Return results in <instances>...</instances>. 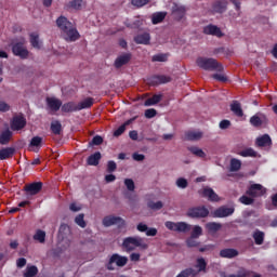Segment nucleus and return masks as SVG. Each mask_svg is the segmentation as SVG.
Instances as JSON below:
<instances>
[{
    "label": "nucleus",
    "mask_w": 277,
    "mask_h": 277,
    "mask_svg": "<svg viewBox=\"0 0 277 277\" xmlns=\"http://www.w3.org/2000/svg\"><path fill=\"white\" fill-rule=\"evenodd\" d=\"M185 14H187V8H185V5L173 3L171 8V15L174 21H183V18H185Z\"/></svg>",
    "instance_id": "obj_6"
},
{
    "label": "nucleus",
    "mask_w": 277,
    "mask_h": 277,
    "mask_svg": "<svg viewBox=\"0 0 277 277\" xmlns=\"http://www.w3.org/2000/svg\"><path fill=\"white\" fill-rule=\"evenodd\" d=\"M30 44L34 49H40V37L37 34H30Z\"/></svg>",
    "instance_id": "obj_45"
},
{
    "label": "nucleus",
    "mask_w": 277,
    "mask_h": 277,
    "mask_svg": "<svg viewBox=\"0 0 277 277\" xmlns=\"http://www.w3.org/2000/svg\"><path fill=\"white\" fill-rule=\"evenodd\" d=\"M230 172H239L241 170V160L233 158L230 160Z\"/></svg>",
    "instance_id": "obj_39"
},
{
    "label": "nucleus",
    "mask_w": 277,
    "mask_h": 277,
    "mask_svg": "<svg viewBox=\"0 0 277 277\" xmlns=\"http://www.w3.org/2000/svg\"><path fill=\"white\" fill-rule=\"evenodd\" d=\"M122 247L126 248L127 252H133L135 248H140L141 250H148L146 238L138 236L126 238L122 242Z\"/></svg>",
    "instance_id": "obj_2"
},
{
    "label": "nucleus",
    "mask_w": 277,
    "mask_h": 277,
    "mask_svg": "<svg viewBox=\"0 0 277 277\" xmlns=\"http://www.w3.org/2000/svg\"><path fill=\"white\" fill-rule=\"evenodd\" d=\"M27 127V119L23 115L14 116L11 121L12 131H21Z\"/></svg>",
    "instance_id": "obj_11"
},
{
    "label": "nucleus",
    "mask_w": 277,
    "mask_h": 277,
    "mask_svg": "<svg viewBox=\"0 0 277 277\" xmlns=\"http://www.w3.org/2000/svg\"><path fill=\"white\" fill-rule=\"evenodd\" d=\"M255 146H258V148H266L267 146L272 147V137L269 136V134L259 136L255 140Z\"/></svg>",
    "instance_id": "obj_20"
},
{
    "label": "nucleus",
    "mask_w": 277,
    "mask_h": 277,
    "mask_svg": "<svg viewBox=\"0 0 277 277\" xmlns=\"http://www.w3.org/2000/svg\"><path fill=\"white\" fill-rule=\"evenodd\" d=\"M199 194H201L202 198H208L210 202H217V200H220V197L211 187H205L203 189L199 190Z\"/></svg>",
    "instance_id": "obj_16"
},
{
    "label": "nucleus",
    "mask_w": 277,
    "mask_h": 277,
    "mask_svg": "<svg viewBox=\"0 0 277 277\" xmlns=\"http://www.w3.org/2000/svg\"><path fill=\"white\" fill-rule=\"evenodd\" d=\"M235 213V208H228L226 206H222L214 210L213 217H228Z\"/></svg>",
    "instance_id": "obj_15"
},
{
    "label": "nucleus",
    "mask_w": 277,
    "mask_h": 277,
    "mask_svg": "<svg viewBox=\"0 0 277 277\" xmlns=\"http://www.w3.org/2000/svg\"><path fill=\"white\" fill-rule=\"evenodd\" d=\"M102 155L101 151H96L93 155L89 156L87 159L88 166H98L101 162Z\"/></svg>",
    "instance_id": "obj_29"
},
{
    "label": "nucleus",
    "mask_w": 277,
    "mask_h": 277,
    "mask_svg": "<svg viewBox=\"0 0 277 277\" xmlns=\"http://www.w3.org/2000/svg\"><path fill=\"white\" fill-rule=\"evenodd\" d=\"M136 44H150V34L144 32L134 37Z\"/></svg>",
    "instance_id": "obj_27"
},
{
    "label": "nucleus",
    "mask_w": 277,
    "mask_h": 277,
    "mask_svg": "<svg viewBox=\"0 0 277 277\" xmlns=\"http://www.w3.org/2000/svg\"><path fill=\"white\" fill-rule=\"evenodd\" d=\"M188 150L193 155H195V157H199L200 159H205V157H207V154L199 147L192 146V147H188Z\"/></svg>",
    "instance_id": "obj_36"
},
{
    "label": "nucleus",
    "mask_w": 277,
    "mask_h": 277,
    "mask_svg": "<svg viewBox=\"0 0 277 277\" xmlns=\"http://www.w3.org/2000/svg\"><path fill=\"white\" fill-rule=\"evenodd\" d=\"M114 263H116L118 267H124V265L129 263V259L127 256H120L117 253H115L111 255L107 264V269L114 271Z\"/></svg>",
    "instance_id": "obj_8"
},
{
    "label": "nucleus",
    "mask_w": 277,
    "mask_h": 277,
    "mask_svg": "<svg viewBox=\"0 0 277 277\" xmlns=\"http://www.w3.org/2000/svg\"><path fill=\"white\" fill-rule=\"evenodd\" d=\"M56 26L61 30V36L66 42H77L79 40V31L72 26V23L66 18V16H60L56 19Z\"/></svg>",
    "instance_id": "obj_1"
},
{
    "label": "nucleus",
    "mask_w": 277,
    "mask_h": 277,
    "mask_svg": "<svg viewBox=\"0 0 277 277\" xmlns=\"http://www.w3.org/2000/svg\"><path fill=\"white\" fill-rule=\"evenodd\" d=\"M116 170H118V164H116V161L114 160L108 161L106 167V172H108V174H111V172H116Z\"/></svg>",
    "instance_id": "obj_50"
},
{
    "label": "nucleus",
    "mask_w": 277,
    "mask_h": 277,
    "mask_svg": "<svg viewBox=\"0 0 277 277\" xmlns=\"http://www.w3.org/2000/svg\"><path fill=\"white\" fill-rule=\"evenodd\" d=\"M64 114H70L72 111H79V105L75 102H68L61 106Z\"/></svg>",
    "instance_id": "obj_25"
},
{
    "label": "nucleus",
    "mask_w": 277,
    "mask_h": 277,
    "mask_svg": "<svg viewBox=\"0 0 277 277\" xmlns=\"http://www.w3.org/2000/svg\"><path fill=\"white\" fill-rule=\"evenodd\" d=\"M225 277H261V274L241 267L237 271V274H230Z\"/></svg>",
    "instance_id": "obj_19"
},
{
    "label": "nucleus",
    "mask_w": 277,
    "mask_h": 277,
    "mask_svg": "<svg viewBox=\"0 0 277 277\" xmlns=\"http://www.w3.org/2000/svg\"><path fill=\"white\" fill-rule=\"evenodd\" d=\"M197 66L203 70L215 72H222L224 70V66H222L215 58L199 57L197 58Z\"/></svg>",
    "instance_id": "obj_3"
},
{
    "label": "nucleus",
    "mask_w": 277,
    "mask_h": 277,
    "mask_svg": "<svg viewBox=\"0 0 277 277\" xmlns=\"http://www.w3.org/2000/svg\"><path fill=\"white\" fill-rule=\"evenodd\" d=\"M85 214L80 213L75 217V223L80 226V228H85V226H88V224L85 223Z\"/></svg>",
    "instance_id": "obj_44"
},
{
    "label": "nucleus",
    "mask_w": 277,
    "mask_h": 277,
    "mask_svg": "<svg viewBox=\"0 0 277 277\" xmlns=\"http://www.w3.org/2000/svg\"><path fill=\"white\" fill-rule=\"evenodd\" d=\"M268 122L269 119L265 114L262 113H258L250 118V124H252V127H255L256 129H259V127H263V124L267 126Z\"/></svg>",
    "instance_id": "obj_9"
},
{
    "label": "nucleus",
    "mask_w": 277,
    "mask_h": 277,
    "mask_svg": "<svg viewBox=\"0 0 277 277\" xmlns=\"http://www.w3.org/2000/svg\"><path fill=\"white\" fill-rule=\"evenodd\" d=\"M230 111L238 116V118L243 117V109H241V104L238 101H233L230 104Z\"/></svg>",
    "instance_id": "obj_28"
},
{
    "label": "nucleus",
    "mask_w": 277,
    "mask_h": 277,
    "mask_svg": "<svg viewBox=\"0 0 277 277\" xmlns=\"http://www.w3.org/2000/svg\"><path fill=\"white\" fill-rule=\"evenodd\" d=\"M12 131L10 129H6L0 133V144L1 146H8L10 144V140H12Z\"/></svg>",
    "instance_id": "obj_26"
},
{
    "label": "nucleus",
    "mask_w": 277,
    "mask_h": 277,
    "mask_svg": "<svg viewBox=\"0 0 277 277\" xmlns=\"http://www.w3.org/2000/svg\"><path fill=\"white\" fill-rule=\"evenodd\" d=\"M14 153H16L14 147H4L0 149V161L12 159L14 157Z\"/></svg>",
    "instance_id": "obj_23"
},
{
    "label": "nucleus",
    "mask_w": 277,
    "mask_h": 277,
    "mask_svg": "<svg viewBox=\"0 0 277 277\" xmlns=\"http://www.w3.org/2000/svg\"><path fill=\"white\" fill-rule=\"evenodd\" d=\"M196 239H197V238L189 237V238L186 240V246H187L188 248H198V246H200V242H198Z\"/></svg>",
    "instance_id": "obj_52"
},
{
    "label": "nucleus",
    "mask_w": 277,
    "mask_h": 277,
    "mask_svg": "<svg viewBox=\"0 0 277 277\" xmlns=\"http://www.w3.org/2000/svg\"><path fill=\"white\" fill-rule=\"evenodd\" d=\"M206 229L211 235H215V233H217L219 230H222V224L215 223V222H209L206 224Z\"/></svg>",
    "instance_id": "obj_30"
},
{
    "label": "nucleus",
    "mask_w": 277,
    "mask_h": 277,
    "mask_svg": "<svg viewBox=\"0 0 277 277\" xmlns=\"http://www.w3.org/2000/svg\"><path fill=\"white\" fill-rule=\"evenodd\" d=\"M219 256L221 259H236V256H239V251L233 248L223 249L220 251Z\"/></svg>",
    "instance_id": "obj_22"
},
{
    "label": "nucleus",
    "mask_w": 277,
    "mask_h": 277,
    "mask_svg": "<svg viewBox=\"0 0 277 277\" xmlns=\"http://www.w3.org/2000/svg\"><path fill=\"white\" fill-rule=\"evenodd\" d=\"M124 185L129 192H135V182L132 179H126Z\"/></svg>",
    "instance_id": "obj_53"
},
{
    "label": "nucleus",
    "mask_w": 277,
    "mask_h": 277,
    "mask_svg": "<svg viewBox=\"0 0 277 277\" xmlns=\"http://www.w3.org/2000/svg\"><path fill=\"white\" fill-rule=\"evenodd\" d=\"M163 98V94H155L153 97H149L145 101L144 105L145 107H150L153 105H157V103H161V100Z\"/></svg>",
    "instance_id": "obj_33"
},
{
    "label": "nucleus",
    "mask_w": 277,
    "mask_h": 277,
    "mask_svg": "<svg viewBox=\"0 0 277 277\" xmlns=\"http://www.w3.org/2000/svg\"><path fill=\"white\" fill-rule=\"evenodd\" d=\"M92 105H94V98L88 97L78 104V110L81 111V109H90Z\"/></svg>",
    "instance_id": "obj_34"
},
{
    "label": "nucleus",
    "mask_w": 277,
    "mask_h": 277,
    "mask_svg": "<svg viewBox=\"0 0 277 277\" xmlns=\"http://www.w3.org/2000/svg\"><path fill=\"white\" fill-rule=\"evenodd\" d=\"M166 16H168V13H166V12L154 13L151 15L153 25H159V23H163V21H166Z\"/></svg>",
    "instance_id": "obj_32"
},
{
    "label": "nucleus",
    "mask_w": 277,
    "mask_h": 277,
    "mask_svg": "<svg viewBox=\"0 0 277 277\" xmlns=\"http://www.w3.org/2000/svg\"><path fill=\"white\" fill-rule=\"evenodd\" d=\"M38 276V267L36 265L27 266L24 277H36Z\"/></svg>",
    "instance_id": "obj_38"
},
{
    "label": "nucleus",
    "mask_w": 277,
    "mask_h": 277,
    "mask_svg": "<svg viewBox=\"0 0 277 277\" xmlns=\"http://www.w3.org/2000/svg\"><path fill=\"white\" fill-rule=\"evenodd\" d=\"M148 208L151 209L153 211H160V209H163V202L161 201H150L148 202Z\"/></svg>",
    "instance_id": "obj_49"
},
{
    "label": "nucleus",
    "mask_w": 277,
    "mask_h": 277,
    "mask_svg": "<svg viewBox=\"0 0 277 277\" xmlns=\"http://www.w3.org/2000/svg\"><path fill=\"white\" fill-rule=\"evenodd\" d=\"M85 2L83 0H72L67 4V8H71V10H82Z\"/></svg>",
    "instance_id": "obj_37"
},
{
    "label": "nucleus",
    "mask_w": 277,
    "mask_h": 277,
    "mask_svg": "<svg viewBox=\"0 0 277 277\" xmlns=\"http://www.w3.org/2000/svg\"><path fill=\"white\" fill-rule=\"evenodd\" d=\"M151 62H168L167 54H156L153 56Z\"/></svg>",
    "instance_id": "obj_56"
},
{
    "label": "nucleus",
    "mask_w": 277,
    "mask_h": 277,
    "mask_svg": "<svg viewBox=\"0 0 277 277\" xmlns=\"http://www.w3.org/2000/svg\"><path fill=\"white\" fill-rule=\"evenodd\" d=\"M189 276H198V272L194 268H186L182 271L176 277H189Z\"/></svg>",
    "instance_id": "obj_42"
},
{
    "label": "nucleus",
    "mask_w": 277,
    "mask_h": 277,
    "mask_svg": "<svg viewBox=\"0 0 277 277\" xmlns=\"http://www.w3.org/2000/svg\"><path fill=\"white\" fill-rule=\"evenodd\" d=\"M102 224L106 228H109V226H115V224H120L121 226H124V221L120 216L108 215L103 219Z\"/></svg>",
    "instance_id": "obj_12"
},
{
    "label": "nucleus",
    "mask_w": 277,
    "mask_h": 277,
    "mask_svg": "<svg viewBox=\"0 0 277 277\" xmlns=\"http://www.w3.org/2000/svg\"><path fill=\"white\" fill-rule=\"evenodd\" d=\"M131 57H133L131 53H124L119 55L115 60V68H122V66H127V64L131 62Z\"/></svg>",
    "instance_id": "obj_18"
},
{
    "label": "nucleus",
    "mask_w": 277,
    "mask_h": 277,
    "mask_svg": "<svg viewBox=\"0 0 277 277\" xmlns=\"http://www.w3.org/2000/svg\"><path fill=\"white\" fill-rule=\"evenodd\" d=\"M42 182H34L30 184H26L24 186V192L27 196V198H29V196H36L38 194H40V192H42Z\"/></svg>",
    "instance_id": "obj_5"
},
{
    "label": "nucleus",
    "mask_w": 277,
    "mask_h": 277,
    "mask_svg": "<svg viewBox=\"0 0 277 277\" xmlns=\"http://www.w3.org/2000/svg\"><path fill=\"white\" fill-rule=\"evenodd\" d=\"M239 200L242 205H252L254 202V199H252L248 196H242V197H240Z\"/></svg>",
    "instance_id": "obj_61"
},
{
    "label": "nucleus",
    "mask_w": 277,
    "mask_h": 277,
    "mask_svg": "<svg viewBox=\"0 0 277 277\" xmlns=\"http://www.w3.org/2000/svg\"><path fill=\"white\" fill-rule=\"evenodd\" d=\"M155 116H157V110L155 108L145 110V118H155Z\"/></svg>",
    "instance_id": "obj_59"
},
{
    "label": "nucleus",
    "mask_w": 277,
    "mask_h": 277,
    "mask_svg": "<svg viewBox=\"0 0 277 277\" xmlns=\"http://www.w3.org/2000/svg\"><path fill=\"white\" fill-rule=\"evenodd\" d=\"M16 265L17 267L21 269L23 267H25V265H27V259L25 258H19L16 260Z\"/></svg>",
    "instance_id": "obj_62"
},
{
    "label": "nucleus",
    "mask_w": 277,
    "mask_h": 277,
    "mask_svg": "<svg viewBox=\"0 0 277 277\" xmlns=\"http://www.w3.org/2000/svg\"><path fill=\"white\" fill-rule=\"evenodd\" d=\"M12 53L16 55L17 57H21V60H27L29 57V50L25 48L24 42H17L13 44L12 47Z\"/></svg>",
    "instance_id": "obj_7"
},
{
    "label": "nucleus",
    "mask_w": 277,
    "mask_h": 277,
    "mask_svg": "<svg viewBox=\"0 0 277 277\" xmlns=\"http://www.w3.org/2000/svg\"><path fill=\"white\" fill-rule=\"evenodd\" d=\"M172 81V77L166 75H157L153 76L150 83L151 85H161V83H170Z\"/></svg>",
    "instance_id": "obj_21"
},
{
    "label": "nucleus",
    "mask_w": 277,
    "mask_h": 277,
    "mask_svg": "<svg viewBox=\"0 0 277 277\" xmlns=\"http://www.w3.org/2000/svg\"><path fill=\"white\" fill-rule=\"evenodd\" d=\"M131 3L135 8H144V5H148V3H150V0H132Z\"/></svg>",
    "instance_id": "obj_54"
},
{
    "label": "nucleus",
    "mask_w": 277,
    "mask_h": 277,
    "mask_svg": "<svg viewBox=\"0 0 277 277\" xmlns=\"http://www.w3.org/2000/svg\"><path fill=\"white\" fill-rule=\"evenodd\" d=\"M239 155H240V157H256L259 155V153H256L252 148H247L245 150H241L239 153Z\"/></svg>",
    "instance_id": "obj_47"
},
{
    "label": "nucleus",
    "mask_w": 277,
    "mask_h": 277,
    "mask_svg": "<svg viewBox=\"0 0 277 277\" xmlns=\"http://www.w3.org/2000/svg\"><path fill=\"white\" fill-rule=\"evenodd\" d=\"M0 111H10V105L3 101H0Z\"/></svg>",
    "instance_id": "obj_64"
},
{
    "label": "nucleus",
    "mask_w": 277,
    "mask_h": 277,
    "mask_svg": "<svg viewBox=\"0 0 277 277\" xmlns=\"http://www.w3.org/2000/svg\"><path fill=\"white\" fill-rule=\"evenodd\" d=\"M164 226L168 230H174L175 233H189V230H192V225L185 222L174 223L172 221H167Z\"/></svg>",
    "instance_id": "obj_4"
},
{
    "label": "nucleus",
    "mask_w": 277,
    "mask_h": 277,
    "mask_svg": "<svg viewBox=\"0 0 277 277\" xmlns=\"http://www.w3.org/2000/svg\"><path fill=\"white\" fill-rule=\"evenodd\" d=\"M185 137L188 142H198L202 140V132L188 131L185 133Z\"/></svg>",
    "instance_id": "obj_31"
},
{
    "label": "nucleus",
    "mask_w": 277,
    "mask_h": 277,
    "mask_svg": "<svg viewBox=\"0 0 277 277\" xmlns=\"http://www.w3.org/2000/svg\"><path fill=\"white\" fill-rule=\"evenodd\" d=\"M247 194L252 198H259L261 196H265V188H263V185L261 184H253L249 187Z\"/></svg>",
    "instance_id": "obj_13"
},
{
    "label": "nucleus",
    "mask_w": 277,
    "mask_h": 277,
    "mask_svg": "<svg viewBox=\"0 0 277 277\" xmlns=\"http://www.w3.org/2000/svg\"><path fill=\"white\" fill-rule=\"evenodd\" d=\"M228 10V1L227 0H216L212 4L213 14H224Z\"/></svg>",
    "instance_id": "obj_14"
},
{
    "label": "nucleus",
    "mask_w": 277,
    "mask_h": 277,
    "mask_svg": "<svg viewBox=\"0 0 277 277\" xmlns=\"http://www.w3.org/2000/svg\"><path fill=\"white\" fill-rule=\"evenodd\" d=\"M219 127H220V129H222V130L228 129V128L230 127V120H226V119L222 120V121L220 122Z\"/></svg>",
    "instance_id": "obj_63"
},
{
    "label": "nucleus",
    "mask_w": 277,
    "mask_h": 277,
    "mask_svg": "<svg viewBox=\"0 0 277 277\" xmlns=\"http://www.w3.org/2000/svg\"><path fill=\"white\" fill-rule=\"evenodd\" d=\"M201 235H202V227H200L199 225L194 226L190 233V237L198 239Z\"/></svg>",
    "instance_id": "obj_48"
},
{
    "label": "nucleus",
    "mask_w": 277,
    "mask_h": 277,
    "mask_svg": "<svg viewBox=\"0 0 277 277\" xmlns=\"http://www.w3.org/2000/svg\"><path fill=\"white\" fill-rule=\"evenodd\" d=\"M196 267L198 268L197 274L199 272L207 273V261H205V258H200L197 260Z\"/></svg>",
    "instance_id": "obj_43"
},
{
    "label": "nucleus",
    "mask_w": 277,
    "mask_h": 277,
    "mask_svg": "<svg viewBox=\"0 0 277 277\" xmlns=\"http://www.w3.org/2000/svg\"><path fill=\"white\" fill-rule=\"evenodd\" d=\"M124 131H127V128L121 124L115 132H114V137H120V135H122V133H124Z\"/></svg>",
    "instance_id": "obj_60"
},
{
    "label": "nucleus",
    "mask_w": 277,
    "mask_h": 277,
    "mask_svg": "<svg viewBox=\"0 0 277 277\" xmlns=\"http://www.w3.org/2000/svg\"><path fill=\"white\" fill-rule=\"evenodd\" d=\"M35 241H39V243H44L47 239V233L42 229L37 230V233L34 235Z\"/></svg>",
    "instance_id": "obj_40"
},
{
    "label": "nucleus",
    "mask_w": 277,
    "mask_h": 277,
    "mask_svg": "<svg viewBox=\"0 0 277 277\" xmlns=\"http://www.w3.org/2000/svg\"><path fill=\"white\" fill-rule=\"evenodd\" d=\"M103 144V138L101 135H95L90 142V146H101Z\"/></svg>",
    "instance_id": "obj_57"
},
{
    "label": "nucleus",
    "mask_w": 277,
    "mask_h": 277,
    "mask_svg": "<svg viewBox=\"0 0 277 277\" xmlns=\"http://www.w3.org/2000/svg\"><path fill=\"white\" fill-rule=\"evenodd\" d=\"M187 216L193 219L208 217L209 209H207L206 207L190 208L187 211Z\"/></svg>",
    "instance_id": "obj_10"
},
{
    "label": "nucleus",
    "mask_w": 277,
    "mask_h": 277,
    "mask_svg": "<svg viewBox=\"0 0 277 277\" xmlns=\"http://www.w3.org/2000/svg\"><path fill=\"white\" fill-rule=\"evenodd\" d=\"M212 79H215L216 81H222V83H225V81H228V78H226V76L221 74H213Z\"/></svg>",
    "instance_id": "obj_58"
},
{
    "label": "nucleus",
    "mask_w": 277,
    "mask_h": 277,
    "mask_svg": "<svg viewBox=\"0 0 277 277\" xmlns=\"http://www.w3.org/2000/svg\"><path fill=\"white\" fill-rule=\"evenodd\" d=\"M47 105L51 109V111H60L62 107V102L55 97H47Z\"/></svg>",
    "instance_id": "obj_24"
},
{
    "label": "nucleus",
    "mask_w": 277,
    "mask_h": 277,
    "mask_svg": "<svg viewBox=\"0 0 277 277\" xmlns=\"http://www.w3.org/2000/svg\"><path fill=\"white\" fill-rule=\"evenodd\" d=\"M58 233L60 235H62V237H66L67 235H70V226H68V224L66 223L61 224L58 228Z\"/></svg>",
    "instance_id": "obj_46"
},
{
    "label": "nucleus",
    "mask_w": 277,
    "mask_h": 277,
    "mask_svg": "<svg viewBox=\"0 0 277 277\" xmlns=\"http://www.w3.org/2000/svg\"><path fill=\"white\" fill-rule=\"evenodd\" d=\"M203 34L206 36H216V38H222V36H224V34L222 32V29H220V27L213 24H210L203 27Z\"/></svg>",
    "instance_id": "obj_17"
},
{
    "label": "nucleus",
    "mask_w": 277,
    "mask_h": 277,
    "mask_svg": "<svg viewBox=\"0 0 277 277\" xmlns=\"http://www.w3.org/2000/svg\"><path fill=\"white\" fill-rule=\"evenodd\" d=\"M51 131L54 135H61L62 134V123L60 121L52 122Z\"/></svg>",
    "instance_id": "obj_41"
},
{
    "label": "nucleus",
    "mask_w": 277,
    "mask_h": 277,
    "mask_svg": "<svg viewBox=\"0 0 277 277\" xmlns=\"http://www.w3.org/2000/svg\"><path fill=\"white\" fill-rule=\"evenodd\" d=\"M253 239L256 246H263V241H265V233L261 230L254 232Z\"/></svg>",
    "instance_id": "obj_35"
},
{
    "label": "nucleus",
    "mask_w": 277,
    "mask_h": 277,
    "mask_svg": "<svg viewBox=\"0 0 277 277\" xmlns=\"http://www.w3.org/2000/svg\"><path fill=\"white\" fill-rule=\"evenodd\" d=\"M29 146L36 147V148L42 146V137H40V136H34V137L31 138V141H30Z\"/></svg>",
    "instance_id": "obj_51"
},
{
    "label": "nucleus",
    "mask_w": 277,
    "mask_h": 277,
    "mask_svg": "<svg viewBox=\"0 0 277 277\" xmlns=\"http://www.w3.org/2000/svg\"><path fill=\"white\" fill-rule=\"evenodd\" d=\"M176 185L180 187V189H186L189 183L187 182V180H185V177H180L176 180Z\"/></svg>",
    "instance_id": "obj_55"
}]
</instances>
